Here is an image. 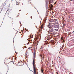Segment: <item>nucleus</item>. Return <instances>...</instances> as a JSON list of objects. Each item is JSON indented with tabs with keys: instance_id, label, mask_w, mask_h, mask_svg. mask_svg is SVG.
Returning <instances> with one entry per match:
<instances>
[{
	"instance_id": "obj_9",
	"label": "nucleus",
	"mask_w": 74,
	"mask_h": 74,
	"mask_svg": "<svg viewBox=\"0 0 74 74\" xmlns=\"http://www.w3.org/2000/svg\"><path fill=\"white\" fill-rule=\"evenodd\" d=\"M39 37H40V35H38L36 37V39H38V38H39Z\"/></svg>"
},
{
	"instance_id": "obj_8",
	"label": "nucleus",
	"mask_w": 74,
	"mask_h": 74,
	"mask_svg": "<svg viewBox=\"0 0 74 74\" xmlns=\"http://www.w3.org/2000/svg\"><path fill=\"white\" fill-rule=\"evenodd\" d=\"M36 53L35 52V51H34V57H35V56L36 55Z\"/></svg>"
},
{
	"instance_id": "obj_25",
	"label": "nucleus",
	"mask_w": 74,
	"mask_h": 74,
	"mask_svg": "<svg viewBox=\"0 0 74 74\" xmlns=\"http://www.w3.org/2000/svg\"><path fill=\"white\" fill-rule=\"evenodd\" d=\"M49 22H51V20H49Z\"/></svg>"
},
{
	"instance_id": "obj_23",
	"label": "nucleus",
	"mask_w": 74,
	"mask_h": 74,
	"mask_svg": "<svg viewBox=\"0 0 74 74\" xmlns=\"http://www.w3.org/2000/svg\"><path fill=\"white\" fill-rule=\"evenodd\" d=\"M16 64L17 66H19V65H18V64Z\"/></svg>"
},
{
	"instance_id": "obj_2",
	"label": "nucleus",
	"mask_w": 74,
	"mask_h": 74,
	"mask_svg": "<svg viewBox=\"0 0 74 74\" xmlns=\"http://www.w3.org/2000/svg\"><path fill=\"white\" fill-rule=\"evenodd\" d=\"M50 28V29H51V35H52V36H55V33H56V32L54 31V30H56V31H58V29H54L53 28Z\"/></svg>"
},
{
	"instance_id": "obj_11",
	"label": "nucleus",
	"mask_w": 74,
	"mask_h": 74,
	"mask_svg": "<svg viewBox=\"0 0 74 74\" xmlns=\"http://www.w3.org/2000/svg\"><path fill=\"white\" fill-rule=\"evenodd\" d=\"M49 8H50V10H53V8H52L51 7V6H50V7H49Z\"/></svg>"
},
{
	"instance_id": "obj_12",
	"label": "nucleus",
	"mask_w": 74,
	"mask_h": 74,
	"mask_svg": "<svg viewBox=\"0 0 74 74\" xmlns=\"http://www.w3.org/2000/svg\"><path fill=\"white\" fill-rule=\"evenodd\" d=\"M53 0H52L51 1L50 0L49 2L50 3H53Z\"/></svg>"
},
{
	"instance_id": "obj_26",
	"label": "nucleus",
	"mask_w": 74,
	"mask_h": 74,
	"mask_svg": "<svg viewBox=\"0 0 74 74\" xmlns=\"http://www.w3.org/2000/svg\"><path fill=\"white\" fill-rule=\"evenodd\" d=\"M73 0H71L70 1H73Z\"/></svg>"
},
{
	"instance_id": "obj_1",
	"label": "nucleus",
	"mask_w": 74,
	"mask_h": 74,
	"mask_svg": "<svg viewBox=\"0 0 74 74\" xmlns=\"http://www.w3.org/2000/svg\"><path fill=\"white\" fill-rule=\"evenodd\" d=\"M49 28H53L54 29V28H59V24L55 26L54 25L52 24H49L47 26Z\"/></svg>"
},
{
	"instance_id": "obj_7",
	"label": "nucleus",
	"mask_w": 74,
	"mask_h": 74,
	"mask_svg": "<svg viewBox=\"0 0 74 74\" xmlns=\"http://www.w3.org/2000/svg\"><path fill=\"white\" fill-rule=\"evenodd\" d=\"M49 4H50V5H49V7H53V5H52V4L50 3Z\"/></svg>"
},
{
	"instance_id": "obj_17",
	"label": "nucleus",
	"mask_w": 74,
	"mask_h": 74,
	"mask_svg": "<svg viewBox=\"0 0 74 74\" xmlns=\"http://www.w3.org/2000/svg\"><path fill=\"white\" fill-rule=\"evenodd\" d=\"M30 49H31V47H29L27 50H28V51H30L29 50V49L30 50Z\"/></svg>"
},
{
	"instance_id": "obj_30",
	"label": "nucleus",
	"mask_w": 74,
	"mask_h": 74,
	"mask_svg": "<svg viewBox=\"0 0 74 74\" xmlns=\"http://www.w3.org/2000/svg\"><path fill=\"white\" fill-rule=\"evenodd\" d=\"M53 25H54V23H53Z\"/></svg>"
},
{
	"instance_id": "obj_18",
	"label": "nucleus",
	"mask_w": 74,
	"mask_h": 74,
	"mask_svg": "<svg viewBox=\"0 0 74 74\" xmlns=\"http://www.w3.org/2000/svg\"><path fill=\"white\" fill-rule=\"evenodd\" d=\"M36 57H34V59H33V60L34 61H35V58Z\"/></svg>"
},
{
	"instance_id": "obj_19",
	"label": "nucleus",
	"mask_w": 74,
	"mask_h": 74,
	"mask_svg": "<svg viewBox=\"0 0 74 74\" xmlns=\"http://www.w3.org/2000/svg\"><path fill=\"white\" fill-rule=\"evenodd\" d=\"M60 34V33H58V35H57V36H59V34Z\"/></svg>"
},
{
	"instance_id": "obj_5",
	"label": "nucleus",
	"mask_w": 74,
	"mask_h": 74,
	"mask_svg": "<svg viewBox=\"0 0 74 74\" xmlns=\"http://www.w3.org/2000/svg\"><path fill=\"white\" fill-rule=\"evenodd\" d=\"M46 38H47L48 40H50L51 39V37H46Z\"/></svg>"
},
{
	"instance_id": "obj_6",
	"label": "nucleus",
	"mask_w": 74,
	"mask_h": 74,
	"mask_svg": "<svg viewBox=\"0 0 74 74\" xmlns=\"http://www.w3.org/2000/svg\"><path fill=\"white\" fill-rule=\"evenodd\" d=\"M45 44H46V45L49 44V42H48L47 41H45Z\"/></svg>"
},
{
	"instance_id": "obj_21",
	"label": "nucleus",
	"mask_w": 74,
	"mask_h": 74,
	"mask_svg": "<svg viewBox=\"0 0 74 74\" xmlns=\"http://www.w3.org/2000/svg\"><path fill=\"white\" fill-rule=\"evenodd\" d=\"M42 27H41V30H42Z\"/></svg>"
},
{
	"instance_id": "obj_20",
	"label": "nucleus",
	"mask_w": 74,
	"mask_h": 74,
	"mask_svg": "<svg viewBox=\"0 0 74 74\" xmlns=\"http://www.w3.org/2000/svg\"><path fill=\"white\" fill-rule=\"evenodd\" d=\"M61 40H63V37H62L61 38Z\"/></svg>"
},
{
	"instance_id": "obj_16",
	"label": "nucleus",
	"mask_w": 74,
	"mask_h": 74,
	"mask_svg": "<svg viewBox=\"0 0 74 74\" xmlns=\"http://www.w3.org/2000/svg\"><path fill=\"white\" fill-rule=\"evenodd\" d=\"M25 30H26V31H27V32H29L30 31H28V29H26L25 28Z\"/></svg>"
},
{
	"instance_id": "obj_28",
	"label": "nucleus",
	"mask_w": 74,
	"mask_h": 74,
	"mask_svg": "<svg viewBox=\"0 0 74 74\" xmlns=\"http://www.w3.org/2000/svg\"><path fill=\"white\" fill-rule=\"evenodd\" d=\"M73 33H74V31L73 32Z\"/></svg>"
},
{
	"instance_id": "obj_29",
	"label": "nucleus",
	"mask_w": 74,
	"mask_h": 74,
	"mask_svg": "<svg viewBox=\"0 0 74 74\" xmlns=\"http://www.w3.org/2000/svg\"><path fill=\"white\" fill-rule=\"evenodd\" d=\"M47 47H49V45H48Z\"/></svg>"
},
{
	"instance_id": "obj_15",
	"label": "nucleus",
	"mask_w": 74,
	"mask_h": 74,
	"mask_svg": "<svg viewBox=\"0 0 74 74\" xmlns=\"http://www.w3.org/2000/svg\"><path fill=\"white\" fill-rule=\"evenodd\" d=\"M57 21V19H54V22H56Z\"/></svg>"
},
{
	"instance_id": "obj_10",
	"label": "nucleus",
	"mask_w": 74,
	"mask_h": 74,
	"mask_svg": "<svg viewBox=\"0 0 74 74\" xmlns=\"http://www.w3.org/2000/svg\"><path fill=\"white\" fill-rule=\"evenodd\" d=\"M51 22H54V19H52L50 20Z\"/></svg>"
},
{
	"instance_id": "obj_3",
	"label": "nucleus",
	"mask_w": 74,
	"mask_h": 74,
	"mask_svg": "<svg viewBox=\"0 0 74 74\" xmlns=\"http://www.w3.org/2000/svg\"><path fill=\"white\" fill-rule=\"evenodd\" d=\"M33 66L34 69V73H36V72H37V69L36 67V64H35V61H33Z\"/></svg>"
},
{
	"instance_id": "obj_4",
	"label": "nucleus",
	"mask_w": 74,
	"mask_h": 74,
	"mask_svg": "<svg viewBox=\"0 0 74 74\" xmlns=\"http://www.w3.org/2000/svg\"><path fill=\"white\" fill-rule=\"evenodd\" d=\"M30 53V51H28V50H27L26 51V52L25 54V55L26 58L28 57L29 56V53Z\"/></svg>"
},
{
	"instance_id": "obj_14",
	"label": "nucleus",
	"mask_w": 74,
	"mask_h": 74,
	"mask_svg": "<svg viewBox=\"0 0 74 74\" xmlns=\"http://www.w3.org/2000/svg\"><path fill=\"white\" fill-rule=\"evenodd\" d=\"M41 73H42L44 71V70H43L42 69H41Z\"/></svg>"
},
{
	"instance_id": "obj_22",
	"label": "nucleus",
	"mask_w": 74,
	"mask_h": 74,
	"mask_svg": "<svg viewBox=\"0 0 74 74\" xmlns=\"http://www.w3.org/2000/svg\"><path fill=\"white\" fill-rule=\"evenodd\" d=\"M69 74H73V73H71V72Z\"/></svg>"
},
{
	"instance_id": "obj_24",
	"label": "nucleus",
	"mask_w": 74,
	"mask_h": 74,
	"mask_svg": "<svg viewBox=\"0 0 74 74\" xmlns=\"http://www.w3.org/2000/svg\"><path fill=\"white\" fill-rule=\"evenodd\" d=\"M56 2H55V3H54V4H56Z\"/></svg>"
},
{
	"instance_id": "obj_27",
	"label": "nucleus",
	"mask_w": 74,
	"mask_h": 74,
	"mask_svg": "<svg viewBox=\"0 0 74 74\" xmlns=\"http://www.w3.org/2000/svg\"><path fill=\"white\" fill-rule=\"evenodd\" d=\"M56 73H57V74H58V72H56Z\"/></svg>"
},
{
	"instance_id": "obj_13",
	"label": "nucleus",
	"mask_w": 74,
	"mask_h": 74,
	"mask_svg": "<svg viewBox=\"0 0 74 74\" xmlns=\"http://www.w3.org/2000/svg\"><path fill=\"white\" fill-rule=\"evenodd\" d=\"M34 74H38V72H35V73H34Z\"/></svg>"
}]
</instances>
